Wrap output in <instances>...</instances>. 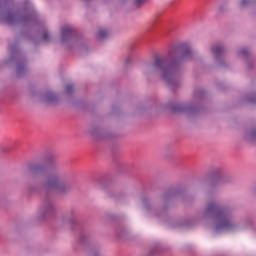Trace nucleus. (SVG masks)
<instances>
[{
  "mask_svg": "<svg viewBox=\"0 0 256 256\" xmlns=\"http://www.w3.org/2000/svg\"><path fill=\"white\" fill-rule=\"evenodd\" d=\"M168 58L172 63L168 64L167 58L156 57L154 62L147 66V71L151 73H161L164 81L169 83V85H173L177 73V61H190V59H193V52L191 48L183 50V48L180 47L170 50Z\"/></svg>",
  "mask_w": 256,
  "mask_h": 256,
  "instance_id": "obj_1",
  "label": "nucleus"
},
{
  "mask_svg": "<svg viewBox=\"0 0 256 256\" xmlns=\"http://www.w3.org/2000/svg\"><path fill=\"white\" fill-rule=\"evenodd\" d=\"M30 173L34 177L36 185L43 189H54L63 191V184H61V175L59 170L55 168H45L38 165L30 168Z\"/></svg>",
  "mask_w": 256,
  "mask_h": 256,
  "instance_id": "obj_2",
  "label": "nucleus"
},
{
  "mask_svg": "<svg viewBox=\"0 0 256 256\" xmlns=\"http://www.w3.org/2000/svg\"><path fill=\"white\" fill-rule=\"evenodd\" d=\"M206 211L214 216L217 231H231L233 225L227 211L221 210L215 203L208 204Z\"/></svg>",
  "mask_w": 256,
  "mask_h": 256,
  "instance_id": "obj_3",
  "label": "nucleus"
},
{
  "mask_svg": "<svg viewBox=\"0 0 256 256\" xmlns=\"http://www.w3.org/2000/svg\"><path fill=\"white\" fill-rule=\"evenodd\" d=\"M6 23L13 25V23H29L31 21V15L19 17L17 14H8L5 17Z\"/></svg>",
  "mask_w": 256,
  "mask_h": 256,
  "instance_id": "obj_4",
  "label": "nucleus"
},
{
  "mask_svg": "<svg viewBox=\"0 0 256 256\" xmlns=\"http://www.w3.org/2000/svg\"><path fill=\"white\" fill-rule=\"evenodd\" d=\"M73 33V28L71 26H64L61 29V39L62 41H65L68 37H71V34Z\"/></svg>",
  "mask_w": 256,
  "mask_h": 256,
  "instance_id": "obj_5",
  "label": "nucleus"
},
{
  "mask_svg": "<svg viewBox=\"0 0 256 256\" xmlns=\"http://www.w3.org/2000/svg\"><path fill=\"white\" fill-rule=\"evenodd\" d=\"M224 51L225 50L221 46H216L214 49H212V53L216 59L221 57V55H223Z\"/></svg>",
  "mask_w": 256,
  "mask_h": 256,
  "instance_id": "obj_6",
  "label": "nucleus"
},
{
  "mask_svg": "<svg viewBox=\"0 0 256 256\" xmlns=\"http://www.w3.org/2000/svg\"><path fill=\"white\" fill-rule=\"evenodd\" d=\"M107 35H109L107 30H99L98 37H100V39H105Z\"/></svg>",
  "mask_w": 256,
  "mask_h": 256,
  "instance_id": "obj_7",
  "label": "nucleus"
},
{
  "mask_svg": "<svg viewBox=\"0 0 256 256\" xmlns=\"http://www.w3.org/2000/svg\"><path fill=\"white\" fill-rule=\"evenodd\" d=\"M42 39H43V41H49V39H50L49 33L44 32L42 35Z\"/></svg>",
  "mask_w": 256,
  "mask_h": 256,
  "instance_id": "obj_8",
  "label": "nucleus"
},
{
  "mask_svg": "<svg viewBox=\"0 0 256 256\" xmlns=\"http://www.w3.org/2000/svg\"><path fill=\"white\" fill-rule=\"evenodd\" d=\"M71 91H73V84H68L66 86V93H71Z\"/></svg>",
  "mask_w": 256,
  "mask_h": 256,
  "instance_id": "obj_9",
  "label": "nucleus"
},
{
  "mask_svg": "<svg viewBox=\"0 0 256 256\" xmlns=\"http://www.w3.org/2000/svg\"><path fill=\"white\" fill-rule=\"evenodd\" d=\"M241 54H242V55H246V54H247V50H242V51H241Z\"/></svg>",
  "mask_w": 256,
  "mask_h": 256,
  "instance_id": "obj_10",
  "label": "nucleus"
},
{
  "mask_svg": "<svg viewBox=\"0 0 256 256\" xmlns=\"http://www.w3.org/2000/svg\"><path fill=\"white\" fill-rule=\"evenodd\" d=\"M137 3H143L144 0H136Z\"/></svg>",
  "mask_w": 256,
  "mask_h": 256,
  "instance_id": "obj_11",
  "label": "nucleus"
}]
</instances>
